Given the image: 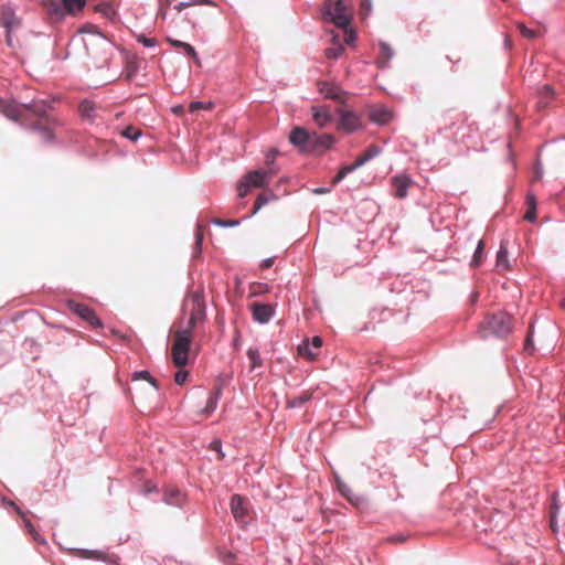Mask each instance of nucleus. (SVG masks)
<instances>
[{"label":"nucleus","mask_w":565,"mask_h":565,"mask_svg":"<svg viewBox=\"0 0 565 565\" xmlns=\"http://www.w3.org/2000/svg\"><path fill=\"white\" fill-rule=\"evenodd\" d=\"M512 331V317L505 311L487 315L478 328L480 339H488L491 335L505 338Z\"/></svg>","instance_id":"nucleus-1"},{"label":"nucleus","mask_w":565,"mask_h":565,"mask_svg":"<svg viewBox=\"0 0 565 565\" xmlns=\"http://www.w3.org/2000/svg\"><path fill=\"white\" fill-rule=\"evenodd\" d=\"M47 103L45 100H32L29 104H17L12 100H0V111L8 118L19 121L24 111H30L36 117L44 118L46 115Z\"/></svg>","instance_id":"nucleus-2"},{"label":"nucleus","mask_w":565,"mask_h":565,"mask_svg":"<svg viewBox=\"0 0 565 565\" xmlns=\"http://www.w3.org/2000/svg\"><path fill=\"white\" fill-rule=\"evenodd\" d=\"M182 311L189 315L188 323L183 329H190L192 332L195 326L203 322L206 317L203 295L199 291L190 292L183 301Z\"/></svg>","instance_id":"nucleus-3"},{"label":"nucleus","mask_w":565,"mask_h":565,"mask_svg":"<svg viewBox=\"0 0 565 565\" xmlns=\"http://www.w3.org/2000/svg\"><path fill=\"white\" fill-rule=\"evenodd\" d=\"M322 15L323 19L345 30L351 23L352 11L343 0H327L323 4Z\"/></svg>","instance_id":"nucleus-4"},{"label":"nucleus","mask_w":565,"mask_h":565,"mask_svg":"<svg viewBox=\"0 0 565 565\" xmlns=\"http://www.w3.org/2000/svg\"><path fill=\"white\" fill-rule=\"evenodd\" d=\"M191 342L192 332H190V329H178L174 331L171 358L177 367L181 369L186 365Z\"/></svg>","instance_id":"nucleus-5"},{"label":"nucleus","mask_w":565,"mask_h":565,"mask_svg":"<svg viewBox=\"0 0 565 565\" xmlns=\"http://www.w3.org/2000/svg\"><path fill=\"white\" fill-rule=\"evenodd\" d=\"M0 24L6 29V42L8 46L15 47L17 44L13 41V33L20 28L21 21L10 6H1Z\"/></svg>","instance_id":"nucleus-6"},{"label":"nucleus","mask_w":565,"mask_h":565,"mask_svg":"<svg viewBox=\"0 0 565 565\" xmlns=\"http://www.w3.org/2000/svg\"><path fill=\"white\" fill-rule=\"evenodd\" d=\"M381 152V149L372 145L362 154H360L352 164L342 167L338 174L332 179V184L335 185L342 181L349 173L353 172L358 168L365 164L367 161L376 157Z\"/></svg>","instance_id":"nucleus-7"},{"label":"nucleus","mask_w":565,"mask_h":565,"mask_svg":"<svg viewBox=\"0 0 565 565\" xmlns=\"http://www.w3.org/2000/svg\"><path fill=\"white\" fill-rule=\"evenodd\" d=\"M337 113L340 115V119L337 125L338 130L351 134L363 128L361 117L356 113L344 110L342 108H338Z\"/></svg>","instance_id":"nucleus-8"},{"label":"nucleus","mask_w":565,"mask_h":565,"mask_svg":"<svg viewBox=\"0 0 565 565\" xmlns=\"http://www.w3.org/2000/svg\"><path fill=\"white\" fill-rule=\"evenodd\" d=\"M318 90L326 98L332 99L340 104H345L348 100L349 94L344 92L338 84L329 83V82H319Z\"/></svg>","instance_id":"nucleus-9"},{"label":"nucleus","mask_w":565,"mask_h":565,"mask_svg":"<svg viewBox=\"0 0 565 565\" xmlns=\"http://www.w3.org/2000/svg\"><path fill=\"white\" fill-rule=\"evenodd\" d=\"M231 512L236 522L244 524L248 521V501L239 494H234L231 498Z\"/></svg>","instance_id":"nucleus-10"},{"label":"nucleus","mask_w":565,"mask_h":565,"mask_svg":"<svg viewBox=\"0 0 565 565\" xmlns=\"http://www.w3.org/2000/svg\"><path fill=\"white\" fill-rule=\"evenodd\" d=\"M62 6L51 2L49 11L56 14H76L82 11L86 4V0H61Z\"/></svg>","instance_id":"nucleus-11"},{"label":"nucleus","mask_w":565,"mask_h":565,"mask_svg":"<svg viewBox=\"0 0 565 565\" xmlns=\"http://www.w3.org/2000/svg\"><path fill=\"white\" fill-rule=\"evenodd\" d=\"M102 106L92 99H83L78 105V114L82 119L93 124L100 118Z\"/></svg>","instance_id":"nucleus-12"},{"label":"nucleus","mask_w":565,"mask_h":565,"mask_svg":"<svg viewBox=\"0 0 565 565\" xmlns=\"http://www.w3.org/2000/svg\"><path fill=\"white\" fill-rule=\"evenodd\" d=\"M68 308L81 317L83 320L88 322L92 327H100L102 322L96 313L87 306L83 303H77L74 301H68Z\"/></svg>","instance_id":"nucleus-13"},{"label":"nucleus","mask_w":565,"mask_h":565,"mask_svg":"<svg viewBox=\"0 0 565 565\" xmlns=\"http://www.w3.org/2000/svg\"><path fill=\"white\" fill-rule=\"evenodd\" d=\"M312 134L301 127L292 129L289 136V140L292 145L298 147L301 151H309Z\"/></svg>","instance_id":"nucleus-14"},{"label":"nucleus","mask_w":565,"mask_h":565,"mask_svg":"<svg viewBox=\"0 0 565 565\" xmlns=\"http://www.w3.org/2000/svg\"><path fill=\"white\" fill-rule=\"evenodd\" d=\"M335 142V138L330 134L317 135L312 132V139L308 152L322 153L330 149Z\"/></svg>","instance_id":"nucleus-15"},{"label":"nucleus","mask_w":565,"mask_h":565,"mask_svg":"<svg viewBox=\"0 0 565 565\" xmlns=\"http://www.w3.org/2000/svg\"><path fill=\"white\" fill-rule=\"evenodd\" d=\"M249 308L254 320L259 323H267L275 312L274 306L268 303L253 302Z\"/></svg>","instance_id":"nucleus-16"},{"label":"nucleus","mask_w":565,"mask_h":565,"mask_svg":"<svg viewBox=\"0 0 565 565\" xmlns=\"http://www.w3.org/2000/svg\"><path fill=\"white\" fill-rule=\"evenodd\" d=\"M393 195L397 199L407 196L408 188L413 184V180L406 174L394 175L391 180Z\"/></svg>","instance_id":"nucleus-17"},{"label":"nucleus","mask_w":565,"mask_h":565,"mask_svg":"<svg viewBox=\"0 0 565 565\" xmlns=\"http://www.w3.org/2000/svg\"><path fill=\"white\" fill-rule=\"evenodd\" d=\"M312 119L319 128H324L332 122L333 116L327 106H312Z\"/></svg>","instance_id":"nucleus-18"},{"label":"nucleus","mask_w":565,"mask_h":565,"mask_svg":"<svg viewBox=\"0 0 565 565\" xmlns=\"http://www.w3.org/2000/svg\"><path fill=\"white\" fill-rule=\"evenodd\" d=\"M321 347H322V339L320 337L316 335L312 338L311 342H309L307 340L301 345H299L298 353L302 358L312 361L317 358L318 354L311 348H313L315 350H318Z\"/></svg>","instance_id":"nucleus-19"},{"label":"nucleus","mask_w":565,"mask_h":565,"mask_svg":"<svg viewBox=\"0 0 565 565\" xmlns=\"http://www.w3.org/2000/svg\"><path fill=\"white\" fill-rule=\"evenodd\" d=\"M167 42L174 49L182 50L185 55L194 61L195 65L201 66V60L191 44L172 38H167Z\"/></svg>","instance_id":"nucleus-20"},{"label":"nucleus","mask_w":565,"mask_h":565,"mask_svg":"<svg viewBox=\"0 0 565 565\" xmlns=\"http://www.w3.org/2000/svg\"><path fill=\"white\" fill-rule=\"evenodd\" d=\"M273 172L271 171H263V170H255L250 171L246 175V182L250 186L255 188H262L264 186L268 180L271 178Z\"/></svg>","instance_id":"nucleus-21"},{"label":"nucleus","mask_w":565,"mask_h":565,"mask_svg":"<svg viewBox=\"0 0 565 565\" xmlns=\"http://www.w3.org/2000/svg\"><path fill=\"white\" fill-rule=\"evenodd\" d=\"M185 495L179 489L168 488L164 491L163 501L168 505L182 507L185 503Z\"/></svg>","instance_id":"nucleus-22"},{"label":"nucleus","mask_w":565,"mask_h":565,"mask_svg":"<svg viewBox=\"0 0 565 565\" xmlns=\"http://www.w3.org/2000/svg\"><path fill=\"white\" fill-rule=\"evenodd\" d=\"M392 113L383 106L374 107L370 111V119L375 124H387L392 119Z\"/></svg>","instance_id":"nucleus-23"},{"label":"nucleus","mask_w":565,"mask_h":565,"mask_svg":"<svg viewBox=\"0 0 565 565\" xmlns=\"http://www.w3.org/2000/svg\"><path fill=\"white\" fill-rule=\"evenodd\" d=\"M379 49H380V52H379L376 63L379 64V66L384 67V66H386L388 61L392 58L393 51L390 47V45H387L386 43H380Z\"/></svg>","instance_id":"nucleus-24"},{"label":"nucleus","mask_w":565,"mask_h":565,"mask_svg":"<svg viewBox=\"0 0 565 565\" xmlns=\"http://www.w3.org/2000/svg\"><path fill=\"white\" fill-rule=\"evenodd\" d=\"M31 129L39 132L40 139L43 142H50L54 138L52 130L43 126L40 121L32 124Z\"/></svg>","instance_id":"nucleus-25"},{"label":"nucleus","mask_w":565,"mask_h":565,"mask_svg":"<svg viewBox=\"0 0 565 565\" xmlns=\"http://www.w3.org/2000/svg\"><path fill=\"white\" fill-rule=\"evenodd\" d=\"M333 46L326 50L328 58H338L344 51L343 45L340 43L339 35H333Z\"/></svg>","instance_id":"nucleus-26"},{"label":"nucleus","mask_w":565,"mask_h":565,"mask_svg":"<svg viewBox=\"0 0 565 565\" xmlns=\"http://www.w3.org/2000/svg\"><path fill=\"white\" fill-rule=\"evenodd\" d=\"M526 205L527 210L526 213L524 214V220L533 222L536 218V200L533 194H527Z\"/></svg>","instance_id":"nucleus-27"},{"label":"nucleus","mask_w":565,"mask_h":565,"mask_svg":"<svg viewBox=\"0 0 565 565\" xmlns=\"http://www.w3.org/2000/svg\"><path fill=\"white\" fill-rule=\"evenodd\" d=\"M139 70L138 62L136 57L128 58L125 65L124 75L127 81H130Z\"/></svg>","instance_id":"nucleus-28"},{"label":"nucleus","mask_w":565,"mask_h":565,"mask_svg":"<svg viewBox=\"0 0 565 565\" xmlns=\"http://www.w3.org/2000/svg\"><path fill=\"white\" fill-rule=\"evenodd\" d=\"M497 267L504 269V270L510 268V264H509V259H508V249L503 244H501L500 249L498 250V254H497Z\"/></svg>","instance_id":"nucleus-29"},{"label":"nucleus","mask_w":565,"mask_h":565,"mask_svg":"<svg viewBox=\"0 0 565 565\" xmlns=\"http://www.w3.org/2000/svg\"><path fill=\"white\" fill-rule=\"evenodd\" d=\"M247 356L250 362V370H255L257 367H260L263 365V361L259 354L258 349L256 348H249L247 350Z\"/></svg>","instance_id":"nucleus-30"},{"label":"nucleus","mask_w":565,"mask_h":565,"mask_svg":"<svg viewBox=\"0 0 565 565\" xmlns=\"http://www.w3.org/2000/svg\"><path fill=\"white\" fill-rule=\"evenodd\" d=\"M220 390H216L213 392L210 397L207 398L206 405L203 409V414L209 416L217 406L218 397H220Z\"/></svg>","instance_id":"nucleus-31"},{"label":"nucleus","mask_w":565,"mask_h":565,"mask_svg":"<svg viewBox=\"0 0 565 565\" xmlns=\"http://www.w3.org/2000/svg\"><path fill=\"white\" fill-rule=\"evenodd\" d=\"M483 249H484V242L483 241H479L478 245H477V248L475 250L472 260L470 263V265L472 267H478L481 264Z\"/></svg>","instance_id":"nucleus-32"},{"label":"nucleus","mask_w":565,"mask_h":565,"mask_svg":"<svg viewBox=\"0 0 565 565\" xmlns=\"http://www.w3.org/2000/svg\"><path fill=\"white\" fill-rule=\"evenodd\" d=\"M559 511V507H558V494L555 492L552 494V503H551V509H550V516H551V526L553 530L554 529V521H555V518L557 515Z\"/></svg>","instance_id":"nucleus-33"},{"label":"nucleus","mask_w":565,"mask_h":565,"mask_svg":"<svg viewBox=\"0 0 565 565\" xmlns=\"http://www.w3.org/2000/svg\"><path fill=\"white\" fill-rule=\"evenodd\" d=\"M274 198L275 195L273 193H260L254 203L253 213H256L262 206L267 204L268 201Z\"/></svg>","instance_id":"nucleus-34"},{"label":"nucleus","mask_w":565,"mask_h":565,"mask_svg":"<svg viewBox=\"0 0 565 565\" xmlns=\"http://www.w3.org/2000/svg\"><path fill=\"white\" fill-rule=\"evenodd\" d=\"M138 380H146L150 384H152L156 388H158L157 381L151 376V374L148 371L135 372L132 374V381H138Z\"/></svg>","instance_id":"nucleus-35"},{"label":"nucleus","mask_w":565,"mask_h":565,"mask_svg":"<svg viewBox=\"0 0 565 565\" xmlns=\"http://www.w3.org/2000/svg\"><path fill=\"white\" fill-rule=\"evenodd\" d=\"M96 10L104 14L108 19H114L116 15V11L114 7L109 3H102L96 7Z\"/></svg>","instance_id":"nucleus-36"},{"label":"nucleus","mask_w":565,"mask_h":565,"mask_svg":"<svg viewBox=\"0 0 565 565\" xmlns=\"http://www.w3.org/2000/svg\"><path fill=\"white\" fill-rule=\"evenodd\" d=\"M141 131L132 126H128L124 129L122 136L135 141L139 138Z\"/></svg>","instance_id":"nucleus-37"},{"label":"nucleus","mask_w":565,"mask_h":565,"mask_svg":"<svg viewBox=\"0 0 565 565\" xmlns=\"http://www.w3.org/2000/svg\"><path fill=\"white\" fill-rule=\"evenodd\" d=\"M532 334H533V324L531 323L530 328H529V332H527L526 339L524 341V350L529 354H532L533 351H534Z\"/></svg>","instance_id":"nucleus-38"},{"label":"nucleus","mask_w":565,"mask_h":565,"mask_svg":"<svg viewBox=\"0 0 565 565\" xmlns=\"http://www.w3.org/2000/svg\"><path fill=\"white\" fill-rule=\"evenodd\" d=\"M516 26L521 34L527 39H535L537 36V32L529 29L524 23H518Z\"/></svg>","instance_id":"nucleus-39"},{"label":"nucleus","mask_w":565,"mask_h":565,"mask_svg":"<svg viewBox=\"0 0 565 565\" xmlns=\"http://www.w3.org/2000/svg\"><path fill=\"white\" fill-rule=\"evenodd\" d=\"M213 107L212 103L204 104L202 102H192L189 106V110L194 113L199 109H211Z\"/></svg>","instance_id":"nucleus-40"},{"label":"nucleus","mask_w":565,"mask_h":565,"mask_svg":"<svg viewBox=\"0 0 565 565\" xmlns=\"http://www.w3.org/2000/svg\"><path fill=\"white\" fill-rule=\"evenodd\" d=\"M17 511H18V514L23 518V521H24L28 532L33 535L34 540H38V533L35 532V529H34L33 524L31 523V521L29 519L24 518V514L22 511H20V509H17Z\"/></svg>","instance_id":"nucleus-41"},{"label":"nucleus","mask_w":565,"mask_h":565,"mask_svg":"<svg viewBox=\"0 0 565 565\" xmlns=\"http://www.w3.org/2000/svg\"><path fill=\"white\" fill-rule=\"evenodd\" d=\"M198 3H211V1H209V0H192L191 2H180L179 4H177L174 7V9L178 12H181L186 7L192 6V4H198Z\"/></svg>","instance_id":"nucleus-42"},{"label":"nucleus","mask_w":565,"mask_h":565,"mask_svg":"<svg viewBox=\"0 0 565 565\" xmlns=\"http://www.w3.org/2000/svg\"><path fill=\"white\" fill-rule=\"evenodd\" d=\"M137 41L147 47H152L157 44V40L154 38H147L142 34L137 38Z\"/></svg>","instance_id":"nucleus-43"},{"label":"nucleus","mask_w":565,"mask_h":565,"mask_svg":"<svg viewBox=\"0 0 565 565\" xmlns=\"http://www.w3.org/2000/svg\"><path fill=\"white\" fill-rule=\"evenodd\" d=\"M308 399H309V395L305 393L299 397L292 398L291 401L288 402V404L291 407H297V406H300L301 404L306 403Z\"/></svg>","instance_id":"nucleus-44"},{"label":"nucleus","mask_w":565,"mask_h":565,"mask_svg":"<svg viewBox=\"0 0 565 565\" xmlns=\"http://www.w3.org/2000/svg\"><path fill=\"white\" fill-rule=\"evenodd\" d=\"M188 375H189L188 371L179 370V371L174 374V382H175L178 385H182V384H184V382L186 381Z\"/></svg>","instance_id":"nucleus-45"},{"label":"nucleus","mask_w":565,"mask_h":565,"mask_svg":"<svg viewBox=\"0 0 565 565\" xmlns=\"http://www.w3.org/2000/svg\"><path fill=\"white\" fill-rule=\"evenodd\" d=\"M553 95V89L550 86H544L542 90V98L540 100V105L546 106L547 102H545V98H550Z\"/></svg>","instance_id":"nucleus-46"},{"label":"nucleus","mask_w":565,"mask_h":565,"mask_svg":"<svg viewBox=\"0 0 565 565\" xmlns=\"http://www.w3.org/2000/svg\"><path fill=\"white\" fill-rule=\"evenodd\" d=\"M341 492L343 495H345L352 504H354L356 508H360L363 504V499L360 497H350L344 489H341Z\"/></svg>","instance_id":"nucleus-47"},{"label":"nucleus","mask_w":565,"mask_h":565,"mask_svg":"<svg viewBox=\"0 0 565 565\" xmlns=\"http://www.w3.org/2000/svg\"><path fill=\"white\" fill-rule=\"evenodd\" d=\"M371 0H361V14L367 15L371 11Z\"/></svg>","instance_id":"nucleus-48"},{"label":"nucleus","mask_w":565,"mask_h":565,"mask_svg":"<svg viewBox=\"0 0 565 565\" xmlns=\"http://www.w3.org/2000/svg\"><path fill=\"white\" fill-rule=\"evenodd\" d=\"M202 242H203V230H202V226H199L196 230V233H195V245H196V248L199 252L201 249Z\"/></svg>","instance_id":"nucleus-49"},{"label":"nucleus","mask_w":565,"mask_h":565,"mask_svg":"<svg viewBox=\"0 0 565 565\" xmlns=\"http://www.w3.org/2000/svg\"><path fill=\"white\" fill-rule=\"evenodd\" d=\"M249 191V185L246 183H241L238 188L239 196H245Z\"/></svg>","instance_id":"nucleus-50"},{"label":"nucleus","mask_w":565,"mask_h":565,"mask_svg":"<svg viewBox=\"0 0 565 565\" xmlns=\"http://www.w3.org/2000/svg\"><path fill=\"white\" fill-rule=\"evenodd\" d=\"M274 264V258H266L260 264V268L262 269H268L273 266Z\"/></svg>","instance_id":"nucleus-51"},{"label":"nucleus","mask_w":565,"mask_h":565,"mask_svg":"<svg viewBox=\"0 0 565 565\" xmlns=\"http://www.w3.org/2000/svg\"><path fill=\"white\" fill-rule=\"evenodd\" d=\"M211 448L220 454V458H223V454L221 452V441L220 440L212 441Z\"/></svg>","instance_id":"nucleus-52"},{"label":"nucleus","mask_w":565,"mask_h":565,"mask_svg":"<svg viewBox=\"0 0 565 565\" xmlns=\"http://www.w3.org/2000/svg\"><path fill=\"white\" fill-rule=\"evenodd\" d=\"M354 40V33L352 30L345 29V43L350 44Z\"/></svg>","instance_id":"nucleus-53"},{"label":"nucleus","mask_w":565,"mask_h":565,"mask_svg":"<svg viewBox=\"0 0 565 565\" xmlns=\"http://www.w3.org/2000/svg\"><path fill=\"white\" fill-rule=\"evenodd\" d=\"M275 157H276V150H271V151L267 154V157H266V163H267V164L273 163V162H274V160H275Z\"/></svg>","instance_id":"nucleus-54"},{"label":"nucleus","mask_w":565,"mask_h":565,"mask_svg":"<svg viewBox=\"0 0 565 565\" xmlns=\"http://www.w3.org/2000/svg\"><path fill=\"white\" fill-rule=\"evenodd\" d=\"M81 31H82V32H92V33L99 34V33L96 31V29H95V26H94V25H86V26H84Z\"/></svg>","instance_id":"nucleus-55"},{"label":"nucleus","mask_w":565,"mask_h":565,"mask_svg":"<svg viewBox=\"0 0 565 565\" xmlns=\"http://www.w3.org/2000/svg\"><path fill=\"white\" fill-rule=\"evenodd\" d=\"M392 542H397V543H402L405 541V537L404 536H393L390 539Z\"/></svg>","instance_id":"nucleus-56"},{"label":"nucleus","mask_w":565,"mask_h":565,"mask_svg":"<svg viewBox=\"0 0 565 565\" xmlns=\"http://www.w3.org/2000/svg\"><path fill=\"white\" fill-rule=\"evenodd\" d=\"M217 223H218V224H221V225H231V226H232V225H236V224H238V222H237V221H226V222H222V221H220V222H217Z\"/></svg>","instance_id":"nucleus-57"},{"label":"nucleus","mask_w":565,"mask_h":565,"mask_svg":"<svg viewBox=\"0 0 565 565\" xmlns=\"http://www.w3.org/2000/svg\"><path fill=\"white\" fill-rule=\"evenodd\" d=\"M163 7H164V8H163L162 10H160V14L164 18V15H166V10H167V8L169 7V1H167V2L163 4Z\"/></svg>","instance_id":"nucleus-58"},{"label":"nucleus","mask_w":565,"mask_h":565,"mask_svg":"<svg viewBox=\"0 0 565 565\" xmlns=\"http://www.w3.org/2000/svg\"><path fill=\"white\" fill-rule=\"evenodd\" d=\"M478 296H479L478 292H473L472 296H471V301L472 302L477 301Z\"/></svg>","instance_id":"nucleus-59"},{"label":"nucleus","mask_w":565,"mask_h":565,"mask_svg":"<svg viewBox=\"0 0 565 565\" xmlns=\"http://www.w3.org/2000/svg\"><path fill=\"white\" fill-rule=\"evenodd\" d=\"M315 192H316V193H326V192H327V190H326V189H317Z\"/></svg>","instance_id":"nucleus-60"},{"label":"nucleus","mask_w":565,"mask_h":565,"mask_svg":"<svg viewBox=\"0 0 565 565\" xmlns=\"http://www.w3.org/2000/svg\"><path fill=\"white\" fill-rule=\"evenodd\" d=\"M562 306L565 307V299L562 301Z\"/></svg>","instance_id":"nucleus-61"}]
</instances>
